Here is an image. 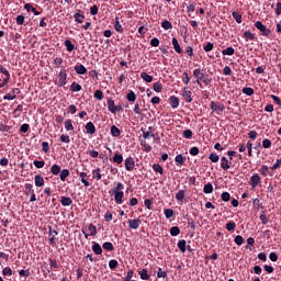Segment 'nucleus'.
I'll use <instances>...</instances> for the list:
<instances>
[{
    "label": "nucleus",
    "mask_w": 281,
    "mask_h": 281,
    "mask_svg": "<svg viewBox=\"0 0 281 281\" xmlns=\"http://www.w3.org/2000/svg\"><path fill=\"white\" fill-rule=\"evenodd\" d=\"M122 190H124V184L122 182H119L113 189L114 201L116 205H122V203H124V191Z\"/></svg>",
    "instance_id": "1"
},
{
    "label": "nucleus",
    "mask_w": 281,
    "mask_h": 281,
    "mask_svg": "<svg viewBox=\"0 0 281 281\" xmlns=\"http://www.w3.org/2000/svg\"><path fill=\"white\" fill-rule=\"evenodd\" d=\"M193 77L198 78V80H202L205 87L212 85V78L205 75L203 70H201V68H196L193 70Z\"/></svg>",
    "instance_id": "2"
},
{
    "label": "nucleus",
    "mask_w": 281,
    "mask_h": 281,
    "mask_svg": "<svg viewBox=\"0 0 281 281\" xmlns=\"http://www.w3.org/2000/svg\"><path fill=\"white\" fill-rule=\"evenodd\" d=\"M8 82H10V71H8V68L0 66V89L8 86Z\"/></svg>",
    "instance_id": "3"
},
{
    "label": "nucleus",
    "mask_w": 281,
    "mask_h": 281,
    "mask_svg": "<svg viewBox=\"0 0 281 281\" xmlns=\"http://www.w3.org/2000/svg\"><path fill=\"white\" fill-rule=\"evenodd\" d=\"M255 27L261 32V36H270L271 30L268 29L265 24H262L260 21H257L255 23Z\"/></svg>",
    "instance_id": "4"
},
{
    "label": "nucleus",
    "mask_w": 281,
    "mask_h": 281,
    "mask_svg": "<svg viewBox=\"0 0 281 281\" xmlns=\"http://www.w3.org/2000/svg\"><path fill=\"white\" fill-rule=\"evenodd\" d=\"M56 236H58V232L52 229V226L48 227V244L50 247H56Z\"/></svg>",
    "instance_id": "5"
},
{
    "label": "nucleus",
    "mask_w": 281,
    "mask_h": 281,
    "mask_svg": "<svg viewBox=\"0 0 281 281\" xmlns=\"http://www.w3.org/2000/svg\"><path fill=\"white\" fill-rule=\"evenodd\" d=\"M58 78V87H65L67 85V70L61 69L57 76Z\"/></svg>",
    "instance_id": "6"
},
{
    "label": "nucleus",
    "mask_w": 281,
    "mask_h": 281,
    "mask_svg": "<svg viewBox=\"0 0 281 281\" xmlns=\"http://www.w3.org/2000/svg\"><path fill=\"white\" fill-rule=\"evenodd\" d=\"M262 179L260 178V175L258 173H254L251 177H250V180H249V186L251 188H258V186H260Z\"/></svg>",
    "instance_id": "7"
},
{
    "label": "nucleus",
    "mask_w": 281,
    "mask_h": 281,
    "mask_svg": "<svg viewBox=\"0 0 281 281\" xmlns=\"http://www.w3.org/2000/svg\"><path fill=\"white\" fill-rule=\"evenodd\" d=\"M211 110L216 113H223V111H225V104L211 101Z\"/></svg>",
    "instance_id": "8"
},
{
    "label": "nucleus",
    "mask_w": 281,
    "mask_h": 281,
    "mask_svg": "<svg viewBox=\"0 0 281 281\" xmlns=\"http://www.w3.org/2000/svg\"><path fill=\"white\" fill-rule=\"evenodd\" d=\"M134 169H135V158L130 156L125 159V170H127V172H133Z\"/></svg>",
    "instance_id": "9"
},
{
    "label": "nucleus",
    "mask_w": 281,
    "mask_h": 281,
    "mask_svg": "<svg viewBox=\"0 0 281 281\" xmlns=\"http://www.w3.org/2000/svg\"><path fill=\"white\" fill-rule=\"evenodd\" d=\"M25 190H27L26 194L31 195L30 202L34 203V201H36V193H34V186L32 183H26Z\"/></svg>",
    "instance_id": "10"
},
{
    "label": "nucleus",
    "mask_w": 281,
    "mask_h": 281,
    "mask_svg": "<svg viewBox=\"0 0 281 281\" xmlns=\"http://www.w3.org/2000/svg\"><path fill=\"white\" fill-rule=\"evenodd\" d=\"M21 93V90L19 88H13L11 92L7 93L3 97V100H15L16 95Z\"/></svg>",
    "instance_id": "11"
},
{
    "label": "nucleus",
    "mask_w": 281,
    "mask_h": 281,
    "mask_svg": "<svg viewBox=\"0 0 281 281\" xmlns=\"http://www.w3.org/2000/svg\"><path fill=\"white\" fill-rule=\"evenodd\" d=\"M139 225H142V220L139 217L135 220H128L130 229H139Z\"/></svg>",
    "instance_id": "12"
},
{
    "label": "nucleus",
    "mask_w": 281,
    "mask_h": 281,
    "mask_svg": "<svg viewBox=\"0 0 281 281\" xmlns=\"http://www.w3.org/2000/svg\"><path fill=\"white\" fill-rule=\"evenodd\" d=\"M221 168L222 170H229V168H232V160H228L227 157L223 156L221 158Z\"/></svg>",
    "instance_id": "13"
},
{
    "label": "nucleus",
    "mask_w": 281,
    "mask_h": 281,
    "mask_svg": "<svg viewBox=\"0 0 281 281\" xmlns=\"http://www.w3.org/2000/svg\"><path fill=\"white\" fill-rule=\"evenodd\" d=\"M114 30L119 34H124V26H122V23L120 22V18L119 16L115 18Z\"/></svg>",
    "instance_id": "14"
},
{
    "label": "nucleus",
    "mask_w": 281,
    "mask_h": 281,
    "mask_svg": "<svg viewBox=\"0 0 281 281\" xmlns=\"http://www.w3.org/2000/svg\"><path fill=\"white\" fill-rule=\"evenodd\" d=\"M75 71L78 74V76H85V74H87V67H85L82 64H77L75 66Z\"/></svg>",
    "instance_id": "15"
},
{
    "label": "nucleus",
    "mask_w": 281,
    "mask_h": 281,
    "mask_svg": "<svg viewBox=\"0 0 281 281\" xmlns=\"http://www.w3.org/2000/svg\"><path fill=\"white\" fill-rule=\"evenodd\" d=\"M74 19L76 23H85V12L79 10L77 13L74 14Z\"/></svg>",
    "instance_id": "16"
},
{
    "label": "nucleus",
    "mask_w": 281,
    "mask_h": 281,
    "mask_svg": "<svg viewBox=\"0 0 281 281\" xmlns=\"http://www.w3.org/2000/svg\"><path fill=\"white\" fill-rule=\"evenodd\" d=\"M92 251L95 256H102V246L97 241H92Z\"/></svg>",
    "instance_id": "17"
},
{
    "label": "nucleus",
    "mask_w": 281,
    "mask_h": 281,
    "mask_svg": "<svg viewBox=\"0 0 281 281\" xmlns=\"http://www.w3.org/2000/svg\"><path fill=\"white\" fill-rule=\"evenodd\" d=\"M35 186L36 188H43L45 186V179H43V176L36 175L34 177Z\"/></svg>",
    "instance_id": "18"
},
{
    "label": "nucleus",
    "mask_w": 281,
    "mask_h": 281,
    "mask_svg": "<svg viewBox=\"0 0 281 281\" xmlns=\"http://www.w3.org/2000/svg\"><path fill=\"white\" fill-rule=\"evenodd\" d=\"M182 95L184 97L186 102H192V91H190V89L184 88L182 91Z\"/></svg>",
    "instance_id": "19"
},
{
    "label": "nucleus",
    "mask_w": 281,
    "mask_h": 281,
    "mask_svg": "<svg viewBox=\"0 0 281 281\" xmlns=\"http://www.w3.org/2000/svg\"><path fill=\"white\" fill-rule=\"evenodd\" d=\"M106 102H108V111H110V113H115V101H113L112 98H106Z\"/></svg>",
    "instance_id": "20"
},
{
    "label": "nucleus",
    "mask_w": 281,
    "mask_h": 281,
    "mask_svg": "<svg viewBox=\"0 0 281 281\" xmlns=\"http://www.w3.org/2000/svg\"><path fill=\"white\" fill-rule=\"evenodd\" d=\"M179 102H180L179 99L175 95H171L169 98V104H170L171 109H179Z\"/></svg>",
    "instance_id": "21"
},
{
    "label": "nucleus",
    "mask_w": 281,
    "mask_h": 281,
    "mask_svg": "<svg viewBox=\"0 0 281 281\" xmlns=\"http://www.w3.org/2000/svg\"><path fill=\"white\" fill-rule=\"evenodd\" d=\"M85 128H86V131H87V133L89 135H94V133H95V125L93 124V122H88L86 124Z\"/></svg>",
    "instance_id": "22"
},
{
    "label": "nucleus",
    "mask_w": 281,
    "mask_h": 281,
    "mask_svg": "<svg viewBox=\"0 0 281 281\" xmlns=\"http://www.w3.org/2000/svg\"><path fill=\"white\" fill-rule=\"evenodd\" d=\"M112 161L114 164H117V166H120V164H122L124 161V156H122V154L120 153H115L114 156L112 157Z\"/></svg>",
    "instance_id": "23"
},
{
    "label": "nucleus",
    "mask_w": 281,
    "mask_h": 281,
    "mask_svg": "<svg viewBox=\"0 0 281 281\" xmlns=\"http://www.w3.org/2000/svg\"><path fill=\"white\" fill-rule=\"evenodd\" d=\"M172 46L175 52H177V54H182L183 49H181V46L179 45V41L177 40V37H172Z\"/></svg>",
    "instance_id": "24"
},
{
    "label": "nucleus",
    "mask_w": 281,
    "mask_h": 281,
    "mask_svg": "<svg viewBox=\"0 0 281 281\" xmlns=\"http://www.w3.org/2000/svg\"><path fill=\"white\" fill-rule=\"evenodd\" d=\"M60 203L64 207H69V205L74 203V200H71L69 196H61Z\"/></svg>",
    "instance_id": "25"
},
{
    "label": "nucleus",
    "mask_w": 281,
    "mask_h": 281,
    "mask_svg": "<svg viewBox=\"0 0 281 281\" xmlns=\"http://www.w3.org/2000/svg\"><path fill=\"white\" fill-rule=\"evenodd\" d=\"M243 38H245V41H256V35L254 33H251L250 31H245Z\"/></svg>",
    "instance_id": "26"
},
{
    "label": "nucleus",
    "mask_w": 281,
    "mask_h": 281,
    "mask_svg": "<svg viewBox=\"0 0 281 281\" xmlns=\"http://www.w3.org/2000/svg\"><path fill=\"white\" fill-rule=\"evenodd\" d=\"M70 91L72 93H77L78 91H82V86H80L78 82L74 81L71 85H70Z\"/></svg>",
    "instance_id": "27"
},
{
    "label": "nucleus",
    "mask_w": 281,
    "mask_h": 281,
    "mask_svg": "<svg viewBox=\"0 0 281 281\" xmlns=\"http://www.w3.org/2000/svg\"><path fill=\"white\" fill-rule=\"evenodd\" d=\"M175 161H176V166H183V164H186V157L179 154L176 156Z\"/></svg>",
    "instance_id": "28"
},
{
    "label": "nucleus",
    "mask_w": 281,
    "mask_h": 281,
    "mask_svg": "<svg viewBox=\"0 0 281 281\" xmlns=\"http://www.w3.org/2000/svg\"><path fill=\"white\" fill-rule=\"evenodd\" d=\"M64 45H65L67 52H74V49H76V45H74V43H71V40H65Z\"/></svg>",
    "instance_id": "29"
},
{
    "label": "nucleus",
    "mask_w": 281,
    "mask_h": 281,
    "mask_svg": "<svg viewBox=\"0 0 281 281\" xmlns=\"http://www.w3.org/2000/svg\"><path fill=\"white\" fill-rule=\"evenodd\" d=\"M203 192L204 194H212L214 192V187L212 186V182L204 184Z\"/></svg>",
    "instance_id": "30"
},
{
    "label": "nucleus",
    "mask_w": 281,
    "mask_h": 281,
    "mask_svg": "<svg viewBox=\"0 0 281 281\" xmlns=\"http://www.w3.org/2000/svg\"><path fill=\"white\" fill-rule=\"evenodd\" d=\"M176 199L180 202L183 203V200L186 199V189L184 190H179L176 193Z\"/></svg>",
    "instance_id": "31"
},
{
    "label": "nucleus",
    "mask_w": 281,
    "mask_h": 281,
    "mask_svg": "<svg viewBox=\"0 0 281 281\" xmlns=\"http://www.w3.org/2000/svg\"><path fill=\"white\" fill-rule=\"evenodd\" d=\"M138 274L140 276V280H150V274H148L147 269L139 270Z\"/></svg>",
    "instance_id": "32"
},
{
    "label": "nucleus",
    "mask_w": 281,
    "mask_h": 281,
    "mask_svg": "<svg viewBox=\"0 0 281 281\" xmlns=\"http://www.w3.org/2000/svg\"><path fill=\"white\" fill-rule=\"evenodd\" d=\"M111 135L112 137H120L122 135V131L117 128V126L112 125L111 126Z\"/></svg>",
    "instance_id": "33"
},
{
    "label": "nucleus",
    "mask_w": 281,
    "mask_h": 281,
    "mask_svg": "<svg viewBox=\"0 0 281 281\" xmlns=\"http://www.w3.org/2000/svg\"><path fill=\"white\" fill-rule=\"evenodd\" d=\"M67 177H69V169H63L59 171L60 181H67Z\"/></svg>",
    "instance_id": "34"
},
{
    "label": "nucleus",
    "mask_w": 281,
    "mask_h": 281,
    "mask_svg": "<svg viewBox=\"0 0 281 281\" xmlns=\"http://www.w3.org/2000/svg\"><path fill=\"white\" fill-rule=\"evenodd\" d=\"M102 247L105 251H115V247L113 246V243H111V241L103 243Z\"/></svg>",
    "instance_id": "35"
},
{
    "label": "nucleus",
    "mask_w": 281,
    "mask_h": 281,
    "mask_svg": "<svg viewBox=\"0 0 281 281\" xmlns=\"http://www.w3.org/2000/svg\"><path fill=\"white\" fill-rule=\"evenodd\" d=\"M223 56H234V54H236V50L234 49V47L229 46L226 49L222 50Z\"/></svg>",
    "instance_id": "36"
},
{
    "label": "nucleus",
    "mask_w": 281,
    "mask_h": 281,
    "mask_svg": "<svg viewBox=\"0 0 281 281\" xmlns=\"http://www.w3.org/2000/svg\"><path fill=\"white\" fill-rule=\"evenodd\" d=\"M79 177H80V179H81V183H83V186H85L86 188H89V186H91V183H89V182L87 181V179H86V177H88V176H87V172H80V173H79Z\"/></svg>",
    "instance_id": "37"
},
{
    "label": "nucleus",
    "mask_w": 281,
    "mask_h": 281,
    "mask_svg": "<svg viewBox=\"0 0 281 281\" xmlns=\"http://www.w3.org/2000/svg\"><path fill=\"white\" fill-rule=\"evenodd\" d=\"M100 172H101L100 168L92 170V177L97 181H100L102 179V173H100Z\"/></svg>",
    "instance_id": "38"
},
{
    "label": "nucleus",
    "mask_w": 281,
    "mask_h": 281,
    "mask_svg": "<svg viewBox=\"0 0 281 281\" xmlns=\"http://www.w3.org/2000/svg\"><path fill=\"white\" fill-rule=\"evenodd\" d=\"M225 227H226L227 232H235L236 222L231 221V222L226 223Z\"/></svg>",
    "instance_id": "39"
},
{
    "label": "nucleus",
    "mask_w": 281,
    "mask_h": 281,
    "mask_svg": "<svg viewBox=\"0 0 281 281\" xmlns=\"http://www.w3.org/2000/svg\"><path fill=\"white\" fill-rule=\"evenodd\" d=\"M140 78L145 82H153V76L148 75V72H140Z\"/></svg>",
    "instance_id": "40"
},
{
    "label": "nucleus",
    "mask_w": 281,
    "mask_h": 281,
    "mask_svg": "<svg viewBox=\"0 0 281 281\" xmlns=\"http://www.w3.org/2000/svg\"><path fill=\"white\" fill-rule=\"evenodd\" d=\"M60 166H58V165H53L52 167H50V172H52V175H54L55 177L56 176H58V175H60Z\"/></svg>",
    "instance_id": "41"
},
{
    "label": "nucleus",
    "mask_w": 281,
    "mask_h": 281,
    "mask_svg": "<svg viewBox=\"0 0 281 281\" xmlns=\"http://www.w3.org/2000/svg\"><path fill=\"white\" fill-rule=\"evenodd\" d=\"M153 89H154V91H156V93H161V91L164 89V85H161V82L157 81L154 83Z\"/></svg>",
    "instance_id": "42"
},
{
    "label": "nucleus",
    "mask_w": 281,
    "mask_h": 281,
    "mask_svg": "<svg viewBox=\"0 0 281 281\" xmlns=\"http://www.w3.org/2000/svg\"><path fill=\"white\" fill-rule=\"evenodd\" d=\"M126 100L127 102H135V100H137V94H135L133 91H130L126 94Z\"/></svg>",
    "instance_id": "43"
},
{
    "label": "nucleus",
    "mask_w": 281,
    "mask_h": 281,
    "mask_svg": "<svg viewBox=\"0 0 281 281\" xmlns=\"http://www.w3.org/2000/svg\"><path fill=\"white\" fill-rule=\"evenodd\" d=\"M233 19L236 21V23H243V15L236 11L232 13Z\"/></svg>",
    "instance_id": "44"
},
{
    "label": "nucleus",
    "mask_w": 281,
    "mask_h": 281,
    "mask_svg": "<svg viewBox=\"0 0 281 281\" xmlns=\"http://www.w3.org/2000/svg\"><path fill=\"white\" fill-rule=\"evenodd\" d=\"M153 170H154V172H159V175H164V167H161V165H159V164H154Z\"/></svg>",
    "instance_id": "45"
},
{
    "label": "nucleus",
    "mask_w": 281,
    "mask_h": 281,
    "mask_svg": "<svg viewBox=\"0 0 281 281\" xmlns=\"http://www.w3.org/2000/svg\"><path fill=\"white\" fill-rule=\"evenodd\" d=\"M48 262H49V267H50L52 271H54V269H58L59 266H58V261L56 259L49 258Z\"/></svg>",
    "instance_id": "46"
},
{
    "label": "nucleus",
    "mask_w": 281,
    "mask_h": 281,
    "mask_svg": "<svg viewBox=\"0 0 281 281\" xmlns=\"http://www.w3.org/2000/svg\"><path fill=\"white\" fill-rule=\"evenodd\" d=\"M192 135H194V134L192 133V130H184V131L182 132V137H184V139H192Z\"/></svg>",
    "instance_id": "47"
},
{
    "label": "nucleus",
    "mask_w": 281,
    "mask_h": 281,
    "mask_svg": "<svg viewBox=\"0 0 281 281\" xmlns=\"http://www.w3.org/2000/svg\"><path fill=\"white\" fill-rule=\"evenodd\" d=\"M161 27L165 30H172V22L165 20L161 22Z\"/></svg>",
    "instance_id": "48"
},
{
    "label": "nucleus",
    "mask_w": 281,
    "mask_h": 281,
    "mask_svg": "<svg viewBox=\"0 0 281 281\" xmlns=\"http://www.w3.org/2000/svg\"><path fill=\"white\" fill-rule=\"evenodd\" d=\"M178 248L180 249V251L182 254H186L187 247H186V240L184 239H181V240L178 241Z\"/></svg>",
    "instance_id": "49"
},
{
    "label": "nucleus",
    "mask_w": 281,
    "mask_h": 281,
    "mask_svg": "<svg viewBox=\"0 0 281 281\" xmlns=\"http://www.w3.org/2000/svg\"><path fill=\"white\" fill-rule=\"evenodd\" d=\"M179 234H181V229L179 228V226H173L170 228L171 236H179Z\"/></svg>",
    "instance_id": "50"
},
{
    "label": "nucleus",
    "mask_w": 281,
    "mask_h": 281,
    "mask_svg": "<svg viewBox=\"0 0 281 281\" xmlns=\"http://www.w3.org/2000/svg\"><path fill=\"white\" fill-rule=\"evenodd\" d=\"M88 229L90 232V236H95L98 234V227L93 224H89Z\"/></svg>",
    "instance_id": "51"
},
{
    "label": "nucleus",
    "mask_w": 281,
    "mask_h": 281,
    "mask_svg": "<svg viewBox=\"0 0 281 281\" xmlns=\"http://www.w3.org/2000/svg\"><path fill=\"white\" fill-rule=\"evenodd\" d=\"M93 95H94L95 100L102 101L104 98V92H102V90H95Z\"/></svg>",
    "instance_id": "52"
},
{
    "label": "nucleus",
    "mask_w": 281,
    "mask_h": 281,
    "mask_svg": "<svg viewBox=\"0 0 281 281\" xmlns=\"http://www.w3.org/2000/svg\"><path fill=\"white\" fill-rule=\"evenodd\" d=\"M259 172H261L262 177H268L269 175V167L267 165H262Z\"/></svg>",
    "instance_id": "53"
},
{
    "label": "nucleus",
    "mask_w": 281,
    "mask_h": 281,
    "mask_svg": "<svg viewBox=\"0 0 281 281\" xmlns=\"http://www.w3.org/2000/svg\"><path fill=\"white\" fill-rule=\"evenodd\" d=\"M209 159L213 164H216V162H218V159H221V157L217 154L212 153V154H210Z\"/></svg>",
    "instance_id": "54"
},
{
    "label": "nucleus",
    "mask_w": 281,
    "mask_h": 281,
    "mask_svg": "<svg viewBox=\"0 0 281 281\" xmlns=\"http://www.w3.org/2000/svg\"><path fill=\"white\" fill-rule=\"evenodd\" d=\"M64 126L66 131H74V124L71 123V120H66Z\"/></svg>",
    "instance_id": "55"
},
{
    "label": "nucleus",
    "mask_w": 281,
    "mask_h": 281,
    "mask_svg": "<svg viewBox=\"0 0 281 281\" xmlns=\"http://www.w3.org/2000/svg\"><path fill=\"white\" fill-rule=\"evenodd\" d=\"M234 240L238 245V247L245 244V238H243L241 235H237Z\"/></svg>",
    "instance_id": "56"
},
{
    "label": "nucleus",
    "mask_w": 281,
    "mask_h": 281,
    "mask_svg": "<svg viewBox=\"0 0 281 281\" xmlns=\"http://www.w3.org/2000/svg\"><path fill=\"white\" fill-rule=\"evenodd\" d=\"M33 165L35 166V168H45V160H34Z\"/></svg>",
    "instance_id": "57"
},
{
    "label": "nucleus",
    "mask_w": 281,
    "mask_h": 281,
    "mask_svg": "<svg viewBox=\"0 0 281 281\" xmlns=\"http://www.w3.org/2000/svg\"><path fill=\"white\" fill-rule=\"evenodd\" d=\"M133 276H135V271L128 270L126 277L122 281H133Z\"/></svg>",
    "instance_id": "58"
},
{
    "label": "nucleus",
    "mask_w": 281,
    "mask_h": 281,
    "mask_svg": "<svg viewBox=\"0 0 281 281\" xmlns=\"http://www.w3.org/2000/svg\"><path fill=\"white\" fill-rule=\"evenodd\" d=\"M270 98H271V100H273L274 104H277L281 109V99H280V97H278L276 94H271Z\"/></svg>",
    "instance_id": "59"
},
{
    "label": "nucleus",
    "mask_w": 281,
    "mask_h": 281,
    "mask_svg": "<svg viewBox=\"0 0 281 281\" xmlns=\"http://www.w3.org/2000/svg\"><path fill=\"white\" fill-rule=\"evenodd\" d=\"M165 216L166 218H172L175 216V211L172 209H166Z\"/></svg>",
    "instance_id": "60"
},
{
    "label": "nucleus",
    "mask_w": 281,
    "mask_h": 281,
    "mask_svg": "<svg viewBox=\"0 0 281 281\" xmlns=\"http://www.w3.org/2000/svg\"><path fill=\"white\" fill-rule=\"evenodd\" d=\"M119 265H120V263H119L117 260H115V259H111V260L109 261V267H110V269H112V270L117 269Z\"/></svg>",
    "instance_id": "61"
},
{
    "label": "nucleus",
    "mask_w": 281,
    "mask_h": 281,
    "mask_svg": "<svg viewBox=\"0 0 281 281\" xmlns=\"http://www.w3.org/2000/svg\"><path fill=\"white\" fill-rule=\"evenodd\" d=\"M203 49H204V52H212V49H214V43H211V42H209V43H206L204 46H203Z\"/></svg>",
    "instance_id": "62"
},
{
    "label": "nucleus",
    "mask_w": 281,
    "mask_h": 281,
    "mask_svg": "<svg viewBox=\"0 0 281 281\" xmlns=\"http://www.w3.org/2000/svg\"><path fill=\"white\" fill-rule=\"evenodd\" d=\"M243 93H245V95H254V88H249V87H246V88H243Z\"/></svg>",
    "instance_id": "63"
},
{
    "label": "nucleus",
    "mask_w": 281,
    "mask_h": 281,
    "mask_svg": "<svg viewBox=\"0 0 281 281\" xmlns=\"http://www.w3.org/2000/svg\"><path fill=\"white\" fill-rule=\"evenodd\" d=\"M2 276L11 277L12 276V268H10V267L3 268Z\"/></svg>",
    "instance_id": "64"
}]
</instances>
